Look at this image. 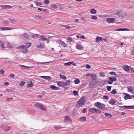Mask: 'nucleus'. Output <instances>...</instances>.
I'll return each mask as SVG.
<instances>
[{"mask_svg": "<svg viewBox=\"0 0 134 134\" xmlns=\"http://www.w3.org/2000/svg\"><path fill=\"white\" fill-rule=\"evenodd\" d=\"M105 105H104L100 102H98L95 103L94 106L99 108L100 110H107L108 108L105 107Z\"/></svg>", "mask_w": 134, "mask_h": 134, "instance_id": "nucleus-1", "label": "nucleus"}, {"mask_svg": "<svg viewBox=\"0 0 134 134\" xmlns=\"http://www.w3.org/2000/svg\"><path fill=\"white\" fill-rule=\"evenodd\" d=\"M84 97H81L80 98L77 102V106L79 107H82L84 104L85 100Z\"/></svg>", "mask_w": 134, "mask_h": 134, "instance_id": "nucleus-2", "label": "nucleus"}, {"mask_svg": "<svg viewBox=\"0 0 134 134\" xmlns=\"http://www.w3.org/2000/svg\"><path fill=\"white\" fill-rule=\"evenodd\" d=\"M88 111L91 114H95L97 113V114L101 113V111L99 109H96L94 108H92L89 109Z\"/></svg>", "mask_w": 134, "mask_h": 134, "instance_id": "nucleus-3", "label": "nucleus"}, {"mask_svg": "<svg viewBox=\"0 0 134 134\" xmlns=\"http://www.w3.org/2000/svg\"><path fill=\"white\" fill-rule=\"evenodd\" d=\"M30 36V35L27 33H24L21 34L19 35V38L21 39L25 38L26 39H28Z\"/></svg>", "mask_w": 134, "mask_h": 134, "instance_id": "nucleus-4", "label": "nucleus"}, {"mask_svg": "<svg viewBox=\"0 0 134 134\" xmlns=\"http://www.w3.org/2000/svg\"><path fill=\"white\" fill-rule=\"evenodd\" d=\"M23 45V44L17 47L16 48L20 49L23 53H26L27 52L28 50L24 46V47H23V46H22Z\"/></svg>", "mask_w": 134, "mask_h": 134, "instance_id": "nucleus-5", "label": "nucleus"}, {"mask_svg": "<svg viewBox=\"0 0 134 134\" xmlns=\"http://www.w3.org/2000/svg\"><path fill=\"white\" fill-rule=\"evenodd\" d=\"M35 105L37 108L40 109L43 111H45L46 108L42 104L40 103H36L35 104Z\"/></svg>", "mask_w": 134, "mask_h": 134, "instance_id": "nucleus-6", "label": "nucleus"}, {"mask_svg": "<svg viewBox=\"0 0 134 134\" xmlns=\"http://www.w3.org/2000/svg\"><path fill=\"white\" fill-rule=\"evenodd\" d=\"M123 68L125 71L127 72H129L130 70H132L133 69L132 67L126 65H124V66Z\"/></svg>", "mask_w": 134, "mask_h": 134, "instance_id": "nucleus-7", "label": "nucleus"}, {"mask_svg": "<svg viewBox=\"0 0 134 134\" xmlns=\"http://www.w3.org/2000/svg\"><path fill=\"white\" fill-rule=\"evenodd\" d=\"M127 90L128 92H129L133 94H134V87L133 86H128L127 87Z\"/></svg>", "mask_w": 134, "mask_h": 134, "instance_id": "nucleus-8", "label": "nucleus"}, {"mask_svg": "<svg viewBox=\"0 0 134 134\" xmlns=\"http://www.w3.org/2000/svg\"><path fill=\"white\" fill-rule=\"evenodd\" d=\"M13 29V28L9 27H0V30L1 31L8 30H12Z\"/></svg>", "mask_w": 134, "mask_h": 134, "instance_id": "nucleus-9", "label": "nucleus"}, {"mask_svg": "<svg viewBox=\"0 0 134 134\" xmlns=\"http://www.w3.org/2000/svg\"><path fill=\"white\" fill-rule=\"evenodd\" d=\"M115 20V18H108L106 20L107 23H113L114 22Z\"/></svg>", "mask_w": 134, "mask_h": 134, "instance_id": "nucleus-10", "label": "nucleus"}, {"mask_svg": "<svg viewBox=\"0 0 134 134\" xmlns=\"http://www.w3.org/2000/svg\"><path fill=\"white\" fill-rule=\"evenodd\" d=\"M1 7L3 9H5L12 8V6L8 5H2L1 6Z\"/></svg>", "mask_w": 134, "mask_h": 134, "instance_id": "nucleus-11", "label": "nucleus"}, {"mask_svg": "<svg viewBox=\"0 0 134 134\" xmlns=\"http://www.w3.org/2000/svg\"><path fill=\"white\" fill-rule=\"evenodd\" d=\"M76 49L79 50H83V46L81 45V44L79 43L76 44Z\"/></svg>", "mask_w": 134, "mask_h": 134, "instance_id": "nucleus-12", "label": "nucleus"}, {"mask_svg": "<svg viewBox=\"0 0 134 134\" xmlns=\"http://www.w3.org/2000/svg\"><path fill=\"white\" fill-rule=\"evenodd\" d=\"M57 83L59 87H64L65 86V83L64 81H57Z\"/></svg>", "mask_w": 134, "mask_h": 134, "instance_id": "nucleus-13", "label": "nucleus"}, {"mask_svg": "<svg viewBox=\"0 0 134 134\" xmlns=\"http://www.w3.org/2000/svg\"><path fill=\"white\" fill-rule=\"evenodd\" d=\"M11 129V127L10 126H3V129L4 130L6 131H9Z\"/></svg>", "mask_w": 134, "mask_h": 134, "instance_id": "nucleus-14", "label": "nucleus"}, {"mask_svg": "<svg viewBox=\"0 0 134 134\" xmlns=\"http://www.w3.org/2000/svg\"><path fill=\"white\" fill-rule=\"evenodd\" d=\"M120 107L122 108H125L126 109H134V106H120Z\"/></svg>", "mask_w": 134, "mask_h": 134, "instance_id": "nucleus-15", "label": "nucleus"}, {"mask_svg": "<svg viewBox=\"0 0 134 134\" xmlns=\"http://www.w3.org/2000/svg\"><path fill=\"white\" fill-rule=\"evenodd\" d=\"M65 121L66 122H71V120L70 117L68 116H66L65 117Z\"/></svg>", "mask_w": 134, "mask_h": 134, "instance_id": "nucleus-16", "label": "nucleus"}, {"mask_svg": "<svg viewBox=\"0 0 134 134\" xmlns=\"http://www.w3.org/2000/svg\"><path fill=\"white\" fill-rule=\"evenodd\" d=\"M116 101H115L114 99H111L109 101V103L111 105H114L115 104Z\"/></svg>", "mask_w": 134, "mask_h": 134, "instance_id": "nucleus-17", "label": "nucleus"}, {"mask_svg": "<svg viewBox=\"0 0 134 134\" xmlns=\"http://www.w3.org/2000/svg\"><path fill=\"white\" fill-rule=\"evenodd\" d=\"M37 47L39 48L42 49L44 47V46L42 43H40L39 44L37 45Z\"/></svg>", "mask_w": 134, "mask_h": 134, "instance_id": "nucleus-18", "label": "nucleus"}, {"mask_svg": "<svg viewBox=\"0 0 134 134\" xmlns=\"http://www.w3.org/2000/svg\"><path fill=\"white\" fill-rule=\"evenodd\" d=\"M27 44H23V45L22 46H23V47H24V46L27 49L28 48L30 47L31 45V43L30 42H28L27 43H26Z\"/></svg>", "mask_w": 134, "mask_h": 134, "instance_id": "nucleus-19", "label": "nucleus"}, {"mask_svg": "<svg viewBox=\"0 0 134 134\" xmlns=\"http://www.w3.org/2000/svg\"><path fill=\"white\" fill-rule=\"evenodd\" d=\"M49 87L52 88L53 90H57L60 89L59 87H56L53 85H51L49 86Z\"/></svg>", "mask_w": 134, "mask_h": 134, "instance_id": "nucleus-20", "label": "nucleus"}, {"mask_svg": "<svg viewBox=\"0 0 134 134\" xmlns=\"http://www.w3.org/2000/svg\"><path fill=\"white\" fill-rule=\"evenodd\" d=\"M59 42L60 45L64 47H66L67 46V44L63 41L60 40Z\"/></svg>", "mask_w": 134, "mask_h": 134, "instance_id": "nucleus-21", "label": "nucleus"}, {"mask_svg": "<svg viewBox=\"0 0 134 134\" xmlns=\"http://www.w3.org/2000/svg\"><path fill=\"white\" fill-rule=\"evenodd\" d=\"M126 96L124 97V98L125 100H126L128 99H130L132 98L131 95L129 94L126 93Z\"/></svg>", "mask_w": 134, "mask_h": 134, "instance_id": "nucleus-22", "label": "nucleus"}, {"mask_svg": "<svg viewBox=\"0 0 134 134\" xmlns=\"http://www.w3.org/2000/svg\"><path fill=\"white\" fill-rule=\"evenodd\" d=\"M40 77L44 79L49 80H51L52 79V78L50 76H41Z\"/></svg>", "mask_w": 134, "mask_h": 134, "instance_id": "nucleus-23", "label": "nucleus"}, {"mask_svg": "<svg viewBox=\"0 0 134 134\" xmlns=\"http://www.w3.org/2000/svg\"><path fill=\"white\" fill-rule=\"evenodd\" d=\"M65 86H69L71 83H72V81H70V80H68L66 82H64Z\"/></svg>", "mask_w": 134, "mask_h": 134, "instance_id": "nucleus-24", "label": "nucleus"}, {"mask_svg": "<svg viewBox=\"0 0 134 134\" xmlns=\"http://www.w3.org/2000/svg\"><path fill=\"white\" fill-rule=\"evenodd\" d=\"M122 14V12L121 10H117L116 12V14L119 16H121Z\"/></svg>", "mask_w": 134, "mask_h": 134, "instance_id": "nucleus-25", "label": "nucleus"}, {"mask_svg": "<svg viewBox=\"0 0 134 134\" xmlns=\"http://www.w3.org/2000/svg\"><path fill=\"white\" fill-rule=\"evenodd\" d=\"M130 30L125 28H120V29H116L115 31H129Z\"/></svg>", "mask_w": 134, "mask_h": 134, "instance_id": "nucleus-26", "label": "nucleus"}, {"mask_svg": "<svg viewBox=\"0 0 134 134\" xmlns=\"http://www.w3.org/2000/svg\"><path fill=\"white\" fill-rule=\"evenodd\" d=\"M6 43H2L1 46V48L3 49H6Z\"/></svg>", "mask_w": 134, "mask_h": 134, "instance_id": "nucleus-27", "label": "nucleus"}, {"mask_svg": "<svg viewBox=\"0 0 134 134\" xmlns=\"http://www.w3.org/2000/svg\"><path fill=\"white\" fill-rule=\"evenodd\" d=\"M102 40V37H99L98 36L96 39V42H98Z\"/></svg>", "mask_w": 134, "mask_h": 134, "instance_id": "nucleus-28", "label": "nucleus"}, {"mask_svg": "<svg viewBox=\"0 0 134 134\" xmlns=\"http://www.w3.org/2000/svg\"><path fill=\"white\" fill-rule=\"evenodd\" d=\"M39 37L43 41H46L48 39V38H46L45 36L43 35L40 36H39Z\"/></svg>", "mask_w": 134, "mask_h": 134, "instance_id": "nucleus-29", "label": "nucleus"}, {"mask_svg": "<svg viewBox=\"0 0 134 134\" xmlns=\"http://www.w3.org/2000/svg\"><path fill=\"white\" fill-rule=\"evenodd\" d=\"M90 12L92 14H95L97 13V11L95 9L92 8L91 9Z\"/></svg>", "mask_w": 134, "mask_h": 134, "instance_id": "nucleus-30", "label": "nucleus"}, {"mask_svg": "<svg viewBox=\"0 0 134 134\" xmlns=\"http://www.w3.org/2000/svg\"><path fill=\"white\" fill-rule=\"evenodd\" d=\"M6 49H8L11 48L12 47V45L11 44L9 43H6Z\"/></svg>", "mask_w": 134, "mask_h": 134, "instance_id": "nucleus-31", "label": "nucleus"}, {"mask_svg": "<svg viewBox=\"0 0 134 134\" xmlns=\"http://www.w3.org/2000/svg\"><path fill=\"white\" fill-rule=\"evenodd\" d=\"M34 18L36 20H41V18L40 16L38 15H36L34 16Z\"/></svg>", "mask_w": 134, "mask_h": 134, "instance_id": "nucleus-32", "label": "nucleus"}, {"mask_svg": "<svg viewBox=\"0 0 134 134\" xmlns=\"http://www.w3.org/2000/svg\"><path fill=\"white\" fill-rule=\"evenodd\" d=\"M104 115L105 116L108 117L109 118H111L112 117V115L111 114H109L107 113H105Z\"/></svg>", "mask_w": 134, "mask_h": 134, "instance_id": "nucleus-33", "label": "nucleus"}, {"mask_svg": "<svg viewBox=\"0 0 134 134\" xmlns=\"http://www.w3.org/2000/svg\"><path fill=\"white\" fill-rule=\"evenodd\" d=\"M109 79L110 80H111L113 81H115L117 79L116 77H109Z\"/></svg>", "mask_w": 134, "mask_h": 134, "instance_id": "nucleus-34", "label": "nucleus"}, {"mask_svg": "<svg viewBox=\"0 0 134 134\" xmlns=\"http://www.w3.org/2000/svg\"><path fill=\"white\" fill-rule=\"evenodd\" d=\"M73 62H69L66 63H65L64 64V65L65 66H67L68 65L70 66L72 64Z\"/></svg>", "mask_w": 134, "mask_h": 134, "instance_id": "nucleus-35", "label": "nucleus"}, {"mask_svg": "<svg viewBox=\"0 0 134 134\" xmlns=\"http://www.w3.org/2000/svg\"><path fill=\"white\" fill-rule=\"evenodd\" d=\"M51 8L53 9H55L57 8V7L56 5L53 4L51 5Z\"/></svg>", "mask_w": 134, "mask_h": 134, "instance_id": "nucleus-36", "label": "nucleus"}, {"mask_svg": "<svg viewBox=\"0 0 134 134\" xmlns=\"http://www.w3.org/2000/svg\"><path fill=\"white\" fill-rule=\"evenodd\" d=\"M54 127L56 130H59L61 129L62 127H61L60 125H54Z\"/></svg>", "mask_w": 134, "mask_h": 134, "instance_id": "nucleus-37", "label": "nucleus"}, {"mask_svg": "<svg viewBox=\"0 0 134 134\" xmlns=\"http://www.w3.org/2000/svg\"><path fill=\"white\" fill-rule=\"evenodd\" d=\"M76 37L77 38H82L83 39H85V36H83V35L81 36V35H77L76 36Z\"/></svg>", "mask_w": 134, "mask_h": 134, "instance_id": "nucleus-38", "label": "nucleus"}, {"mask_svg": "<svg viewBox=\"0 0 134 134\" xmlns=\"http://www.w3.org/2000/svg\"><path fill=\"white\" fill-rule=\"evenodd\" d=\"M59 76L60 78L62 79L65 80L66 79V77L64 75L61 74H60Z\"/></svg>", "mask_w": 134, "mask_h": 134, "instance_id": "nucleus-39", "label": "nucleus"}, {"mask_svg": "<svg viewBox=\"0 0 134 134\" xmlns=\"http://www.w3.org/2000/svg\"><path fill=\"white\" fill-rule=\"evenodd\" d=\"M33 85L32 82L31 81L28 84L27 86L28 87H31Z\"/></svg>", "mask_w": 134, "mask_h": 134, "instance_id": "nucleus-40", "label": "nucleus"}, {"mask_svg": "<svg viewBox=\"0 0 134 134\" xmlns=\"http://www.w3.org/2000/svg\"><path fill=\"white\" fill-rule=\"evenodd\" d=\"M91 77L92 79L96 80V75L92 74Z\"/></svg>", "mask_w": 134, "mask_h": 134, "instance_id": "nucleus-41", "label": "nucleus"}, {"mask_svg": "<svg viewBox=\"0 0 134 134\" xmlns=\"http://www.w3.org/2000/svg\"><path fill=\"white\" fill-rule=\"evenodd\" d=\"M80 80L79 79H77L74 80V83L76 84H78L80 82Z\"/></svg>", "mask_w": 134, "mask_h": 134, "instance_id": "nucleus-42", "label": "nucleus"}, {"mask_svg": "<svg viewBox=\"0 0 134 134\" xmlns=\"http://www.w3.org/2000/svg\"><path fill=\"white\" fill-rule=\"evenodd\" d=\"M9 20L13 24H15V22L17 21V20L14 19H9Z\"/></svg>", "mask_w": 134, "mask_h": 134, "instance_id": "nucleus-43", "label": "nucleus"}, {"mask_svg": "<svg viewBox=\"0 0 134 134\" xmlns=\"http://www.w3.org/2000/svg\"><path fill=\"white\" fill-rule=\"evenodd\" d=\"M75 26H73L72 27H71L70 26H68L67 25H64L63 27H65L67 29H69L71 28H72L73 27H74Z\"/></svg>", "mask_w": 134, "mask_h": 134, "instance_id": "nucleus-44", "label": "nucleus"}, {"mask_svg": "<svg viewBox=\"0 0 134 134\" xmlns=\"http://www.w3.org/2000/svg\"><path fill=\"white\" fill-rule=\"evenodd\" d=\"M80 119L81 121H85L86 120V118L85 117L83 116V117L80 118Z\"/></svg>", "mask_w": 134, "mask_h": 134, "instance_id": "nucleus-45", "label": "nucleus"}, {"mask_svg": "<svg viewBox=\"0 0 134 134\" xmlns=\"http://www.w3.org/2000/svg\"><path fill=\"white\" fill-rule=\"evenodd\" d=\"M99 76L103 77L105 76V73L103 72H101L99 73Z\"/></svg>", "mask_w": 134, "mask_h": 134, "instance_id": "nucleus-46", "label": "nucleus"}, {"mask_svg": "<svg viewBox=\"0 0 134 134\" xmlns=\"http://www.w3.org/2000/svg\"><path fill=\"white\" fill-rule=\"evenodd\" d=\"M21 67H24L25 68H27V69L31 68H33V67H32V66L30 67V66H25L23 65H22L21 66Z\"/></svg>", "mask_w": 134, "mask_h": 134, "instance_id": "nucleus-47", "label": "nucleus"}, {"mask_svg": "<svg viewBox=\"0 0 134 134\" xmlns=\"http://www.w3.org/2000/svg\"><path fill=\"white\" fill-rule=\"evenodd\" d=\"M25 82L23 81H21L20 82V83L19 84V85L20 86H23L25 84Z\"/></svg>", "mask_w": 134, "mask_h": 134, "instance_id": "nucleus-48", "label": "nucleus"}, {"mask_svg": "<svg viewBox=\"0 0 134 134\" xmlns=\"http://www.w3.org/2000/svg\"><path fill=\"white\" fill-rule=\"evenodd\" d=\"M110 74L112 75H114L115 76H117V75L115 72H110Z\"/></svg>", "mask_w": 134, "mask_h": 134, "instance_id": "nucleus-49", "label": "nucleus"}, {"mask_svg": "<svg viewBox=\"0 0 134 134\" xmlns=\"http://www.w3.org/2000/svg\"><path fill=\"white\" fill-rule=\"evenodd\" d=\"M117 93L115 89H114L112 91L110 92L112 94H116Z\"/></svg>", "mask_w": 134, "mask_h": 134, "instance_id": "nucleus-50", "label": "nucleus"}, {"mask_svg": "<svg viewBox=\"0 0 134 134\" xmlns=\"http://www.w3.org/2000/svg\"><path fill=\"white\" fill-rule=\"evenodd\" d=\"M49 3V0H45L43 2V3L46 4H48Z\"/></svg>", "mask_w": 134, "mask_h": 134, "instance_id": "nucleus-51", "label": "nucleus"}, {"mask_svg": "<svg viewBox=\"0 0 134 134\" xmlns=\"http://www.w3.org/2000/svg\"><path fill=\"white\" fill-rule=\"evenodd\" d=\"M111 86H107V90L108 91H111Z\"/></svg>", "mask_w": 134, "mask_h": 134, "instance_id": "nucleus-52", "label": "nucleus"}, {"mask_svg": "<svg viewBox=\"0 0 134 134\" xmlns=\"http://www.w3.org/2000/svg\"><path fill=\"white\" fill-rule=\"evenodd\" d=\"M91 18L92 19L96 20L97 19V17L95 15H93L91 16Z\"/></svg>", "mask_w": 134, "mask_h": 134, "instance_id": "nucleus-53", "label": "nucleus"}, {"mask_svg": "<svg viewBox=\"0 0 134 134\" xmlns=\"http://www.w3.org/2000/svg\"><path fill=\"white\" fill-rule=\"evenodd\" d=\"M42 3L41 2H38L36 3V4L37 6H39L42 5Z\"/></svg>", "mask_w": 134, "mask_h": 134, "instance_id": "nucleus-54", "label": "nucleus"}, {"mask_svg": "<svg viewBox=\"0 0 134 134\" xmlns=\"http://www.w3.org/2000/svg\"><path fill=\"white\" fill-rule=\"evenodd\" d=\"M32 37L34 38L35 37H38V34H35L32 36Z\"/></svg>", "mask_w": 134, "mask_h": 134, "instance_id": "nucleus-55", "label": "nucleus"}, {"mask_svg": "<svg viewBox=\"0 0 134 134\" xmlns=\"http://www.w3.org/2000/svg\"><path fill=\"white\" fill-rule=\"evenodd\" d=\"M73 93L74 94L75 96H76L78 94V92L76 90L73 91Z\"/></svg>", "mask_w": 134, "mask_h": 134, "instance_id": "nucleus-56", "label": "nucleus"}, {"mask_svg": "<svg viewBox=\"0 0 134 134\" xmlns=\"http://www.w3.org/2000/svg\"><path fill=\"white\" fill-rule=\"evenodd\" d=\"M103 98L104 99L108 100L109 99V97L107 96H104L103 97Z\"/></svg>", "mask_w": 134, "mask_h": 134, "instance_id": "nucleus-57", "label": "nucleus"}, {"mask_svg": "<svg viewBox=\"0 0 134 134\" xmlns=\"http://www.w3.org/2000/svg\"><path fill=\"white\" fill-rule=\"evenodd\" d=\"M107 82L109 84H111L113 83V81L111 80H110L108 81Z\"/></svg>", "mask_w": 134, "mask_h": 134, "instance_id": "nucleus-58", "label": "nucleus"}, {"mask_svg": "<svg viewBox=\"0 0 134 134\" xmlns=\"http://www.w3.org/2000/svg\"><path fill=\"white\" fill-rule=\"evenodd\" d=\"M0 72L1 74H3L4 73V71L3 69H1L0 70Z\"/></svg>", "mask_w": 134, "mask_h": 134, "instance_id": "nucleus-59", "label": "nucleus"}, {"mask_svg": "<svg viewBox=\"0 0 134 134\" xmlns=\"http://www.w3.org/2000/svg\"><path fill=\"white\" fill-rule=\"evenodd\" d=\"M103 40L104 41H105L107 43L109 41L107 40V38L106 37H104L103 38Z\"/></svg>", "mask_w": 134, "mask_h": 134, "instance_id": "nucleus-60", "label": "nucleus"}, {"mask_svg": "<svg viewBox=\"0 0 134 134\" xmlns=\"http://www.w3.org/2000/svg\"><path fill=\"white\" fill-rule=\"evenodd\" d=\"M14 75L12 73L10 74L9 75V76L12 78L14 77Z\"/></svg>", "mask_w": 134, "mask_h": 134, "instance_id": "nucleus-61", "label": "nucleus"}, {"mask_svg": "<svg viewBox=\"0 0 134 134\" xmlns=\"http://www.w3.org/2000/svg\"><path fill=\"white\" fill-rule=\"evenodd\" d=\"M92 75V74H90V73L88 74H86V76L87 77H88L90 76H91Z\"/></svg>", "mask_w": 134, "mask_h": 134, "instance_id": "nucleus-62", "label": "nucleus"}, {"mask_svg": "<svg viewBox=\"0 0 134 134\" xmlns=\"http://www.w3.org/2000/svg\"><path fill=\"white\" fill-rule=\"evenodd\" d=\"M86 67L87 68L89 69L91 67V66L89 64H86Z\"/></svg>", "mask_w": 134, "mask_h": 134, "instance_id": "nucleus-63", "label": "nucleus"}, {"mask_svg": "<svg viewBox=\"0 0 134 134\" xmlns=\"http://www.w3.org/2000/svg\"><path fill=\"white\" fill-rule=\"evenodd\" d=\"M68 41H72V39L71 37H69L67 39Z\"/></svg>", "mask_w": 134, "mask_h": 134, "instance_id": "nucleus-64", "label": "nucleus"}]
</instances>
